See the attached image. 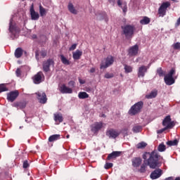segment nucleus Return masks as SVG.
<instances>
[{"label": "nucleus", "mask_w": 180, "mask_h": 180, "mask_svg": "<svg viewBox=\"0 0 180 180\" xmlns=\"http://www.w3.org/2000/svg\"><path fill=\"white\" fill-rule=\"evenodd\" d=\"M142 158L144 160L143 163L138 169V172H140V174H146L147 167H150L152 169H155V168L160 167L159 161L161 160V155L158 154L156 150L152 152H145Z\"/></svg>", "instance_id": "obj_1"}, {"label": "nucleus", "mask_w": 180, "mask_h": 180, "mask_svg": "<svg viewBox=\"0 0 180 180\" xmlns=\"http://www.w3.org/2000/svg\"><path fill=\"white\" fill-rule=\"evenodd\" d=\"M122 29V35L124 36V37L127 40H131V39H133V37L134 36V32L136 31V27L134 25H126L121 27Z\"/></svg>", "instance_id": "obj_2"}, {"label": "nucleus", "mask_w": 180, "mask_h": 180, "mask_svg": "<svg viewBox=\"0 0 180 180\" xmlns=\"http://www.w3.org/2000/svg\"><path fill=\"white\" fill-rule=\"evenodd\" d=\"M162 126H165V128H162L157 131L158 134H162L165 131H169V129H172L175 126V122L171 121V116L167 115L162 121Z\"/></svg>", "instance_id": "obj_3"}, {"label": "nucleus", "mask_w": 180, "mask_h": 180, "mask_svg": "<svg viewBox=\"0 0 180 180\" xmlns=\"http://www.w3.org/2000/svg\"><path fill=\"white\" fill-rule=\"evenodd\" d=\"M143 106H144V103L143 101H139L131 107L128 111L129 115H130V116H136V115L141 112Z\"/></svg>", "instance_id": "obj_4"}, {"label": "nucleus", "mask_w": 180, "mask_h": 180, "mask_svg": "<svg viewBox=\"0 0 180 180\" xmlns=\"http://www.w3.org/2000/svg\"><path fill=\"white\" fill-rule=\"evenodd\" d=\"M174 75H175V69L174 68L171 69L168 74L165 75L164 81L166 85L169 86L175 84V78H174Z\"/></svg>", "instance_id": "obj_5"}, {"label": "nucleus", "mask_w": 180, "mask_h": 180, "mask_svg": "<svg viewBox=\"0 0 180 180\" xmlns=\"http://www.w3.org/2000/svg\"><path fill=\"white\" fill-rule=\"evenodd\" d=\"M8 32L11 33V37H15L16 36V33H19L20 30L16 27V25L13 24V19L11 18L9 22Z\"/></svg>", "instance_id": "obj_6"}, {"label": "nucleus", "mask_w": 180, "mask_h": 180, "mask_svg": "<svg viewBox=\"0 0 180 180\" xmlns=\"http://www.w3.org/2000/svg\"><path fill=\"white\" fill-rule=\"evenodd\" d=\"M115 63V59L113 58V56H108L105 58V62H101L100 68L101 70H103L105 68H108V67H110Z\"/></svg>", "instance_id": "obj_7"}, {"label": "nucleus", "mask_w": 180, "mask_h": 180, "mask_svg": "<svg viewBox=\"0 0 180 180\" xmlns=\"http://www.w3.org/2000/svg\"><path fill=\"white\" fill-rule=\"evenodd\" d=\"M18 96H19V91L15 90L10 91L7 94V101H8V102H15Z\"/></svg>", "instance_id": "obj_8"}, {"label": "nucleus", "mask_w": 180, "mask_h": 180, "mask_svg": "<svg viewBox=\"0 0 180 180\" xmlns=\"http://www.w3.org/2000/svg\"><path fill=\"white\" fill-rule=\"evenodd\" d=\"M43 81H44V74H43V72H37L33 77L34 84H39L43 82Z\"/></svg>", "instance_id": "obj_9"}, {"label": "nucleus", "mask_w": 180, "mask_h": 180, "mask_svg": "<svg viewBox=\"0 0 180 180\" xmlns=\"http://www.w3.org/2000/svg\"><path fill=\"white\" fill-rule=\"evenodd\" d=\"M51 65H54V60L53 59L49 58L46 61H44L43 63V71H44V72H49Z\"/></svg>", "instance_id": "obj_10"}, {"label": "nucleus", "mask_w": 180, "mask_h": 180, "mask_svg": "<svg viewBox=\"0 0 180 180\" xmlns=\"http://www.w3.org/2000/svg\"><path fill=\"white\" fill-rule=\"evenodd\" d=\"M150 65L151 64L150 63L148 66L141 65L139 67L138 70V77L139 78H143L146 75V72H147V70L150 68Z\"/></svg>", "instance_id": "obj_11"}, {"label": "nucleus", "mask_w": 180, "mask_h": 180, "mask_svg": "<svg viewBox=\"0 0 180 180\" xmlns=\"http://www.w3.org/2000/svg\"><path fill=\"white\" fill-rule=\"evenodd\" d=\"M102 127H103V124L102 122H95L91 125V131L94 133V134H96Z\"/></svg>", "instance_id": "obj_12"}, {"label": "nucleus", "mask_w": 180, "mask_h": 180, "mask_svg": "<svg viewBox=\"0 0 180 180\" xmlns=\"http://www.w3.org/2000/svg\"><path fill=\"white\" fill-rule=\"evenodd\" d=\"M161 175H162V170L158 168L152 172L150 176L151 179H158Z\"/></svg>", "instance_id": "obj_13"}, {"label": "nucleus", "mask_w": 180, "mask_h": 180, "mask_svg": "<svg viewBox=\"0 0 180 180\" xmlns=\"http://www.w3.org/2000/svg\"><path fill=\"white\" fill-rule=\"evenodd\" d=\"M131 162L134 168H139V167H140L143 162V159H141L140 157H136L131 159Z\"/></svg>", "instance_id": "obj_14"}, {"label": "nucleus", "mask_w": 180, "mask_h": 180, "mask_svg": "<svg viewBox=\"0 0 180 180\" xmlns=\"http://www.w3.org/2000/svg\"><path fill=\"white\" fill-rule=\"evenodd\" d=\"M129 56L130 57H133L134 56H136V54L139 53V45L136 44L133 46H131V48H129Z\"/></svg>", "instance_id": "obj_15"}, {"label": "nucleus", "mask_w": 180, "mask_h": 180, "mask_svg": "<svg viewBox=\"0 0 180 180\" xmlns=\"http://www.w3.org/2000/svg\"><path fill=\"white\" fill-rule=\"evenodd\" d=\"M122 155V152L120 151H113L112 153H110L107 157V161H110V160H115L117 158V157H120Z\"/></svg>", "instance_id": "obj_16"}, {"label": "nucleus", "mask_w": 180, "mask_h": 180, "mask_svg": "<svg viewBox=\"0 0 180 180\" xmlns=\"http://www.w3.org/2000/svg\"><path fill=\"white\" fill-rule=\"evenodd\" d=\"M59 91L60 94H71L72 89L68 87L65 84H61L59 86Z\"/></svg>", "instance_id": "obj_17"}, {"label": "nucleus", "mask_w": 180, "mask_h": 180, "mask_svg": "<svg viewBox=\"0 0 180 180\" xmlns=\"http://www.w3.org/2000/svg\"><path fill=\"white\" fill-rule=\"evenodd\" d=\"M36 95H37V98L39 101L40 103H46V102H47V96H46V93L42 92H37L36 93Z\"/></svg>", "instance_id": "obj_18"}, {"label": "nucleus", "mask_w": 180, "mask_h": 180, "mask_svg": "<svg viewBox=\"0 0 180 180\" xmlns=\"http://www.w3.org/2000/svg\"><path fill=\"white\" fill-rule=\"evenodd\" d=\"M53 117L56 124H60V123H63L64 120V118L63 117V114L60 112H56L53 114Z\"/></svg>", "instance_id": "obj_19"}, {"label": "nucleus", "mask_w": 180, "mask_h": 180, "mask_svg": "<svg viewBox=\"0 0 180 180\" xmlns=\"http://www.w3.org/2000/svg\"><path fill=\"white\" fill-rule=\"evenodd\" d=\"M30 15L32 20H39V18H40L39 13L35 12L33 6L30 8Z\"/></svg>", "instance_id": "obj_20"}, {"label": "nucleus", "mask_w": 180, "mask_h": 180, "mask_svg": "<svg viewBox=\"0 0 180 180\" xmlns=\"http://www.w3.org/2000/svg\"><path fill=\"white\" fill-rule=\"evenodd\" d=\"M68 9L72 15H78V10L75 8L72 3L69 2L68 5Z\"/></svg>", "instance_id": "obj_21"}, {"label": "nucleus", "mask_w": 180, "mask_h": 180, "mask_svg": "<svg viewBox=\"0 0 180 180\" xmlns=\"http://www.w3.org/2000/svg\"><path fill=\"white\" fill-rule=\"evenodd\" d=\"M13 108L17 109H25L26 108V102H15L13 104Z\"/></svg>", "instance_id": "obj_22"}, {"label": "nucleus", "mask_w": 180, "mask_h": 180, "mask_svg": "<svg viewBox=\"0 0 180 180\" xmlns=\"http://www.w3.org/2000/svg\"><path fill=\"white\" fill-rule=\"evenodd\" d=\"M119 134H120V132L113 129H109L106 131V136H119Z\"/></svg>", "instance_id": "obj_23"}, {"label": "nucleus", "mask_w": 180, "mask_h": 180, "mask_svg": "<svg viewBox=\"0 0 180 180\" xmlns=\"http://www.w3.org/2000/svg\"><path fill=\"white\" fill-rule=\"evenodd\" d=\"M82 56V51L80 50H76L75 52L72 53V57L75 60H79Z\"/></svg>", "instance_id": "obj_24"}, {"label": "nucleus", "mask_w": 180, "mask_h": 180, "mask_svg": "<svg viewBox=\"0 0 180 180\" xmlns=\"http://www.w3.org/2000/svg\"><path fill=\"white\" fill-rule=\"evenodd\" d=\"M15 58H20L23 56V49L22 48H17L14 53Z\"/></svg>", "instance_id": "obj_25"}, {"label": "nucleus", "mask_w": 180, "mask_h": 180, "mask_svg": "<svg viewBox=\"0 0 180 180\" xmlns=\"http://www.w3.org/2000/svg\"><path fill=\"white\" fill-rule=\"evenodd\" d=\"M179 143V139H174L173 141H168L167 142H166L167 146H169V147L178 146Z\"/></svg>", "instance_id": "obj_26"}, {"label": "nucleus", "mask_w": 180, "mask_h": 180, "mask_svg": "<svg viewBox=\"0 0 180 180\" xmlns=\"http://www.w3.org/2000/svg\"><path fill=\"white\" fill-rule=\"evenodd\" d=\"M78 97L79 99H86L89 98V94L85 91H81L79 93Z\"/></svg>", "instance_id": "obj_27"}, {"label": "nucleus", "mask_w": 180, "mask_h": 180, "mask_svg": "<svg viewBox=\"0 0 180 180\" xmlns=\"http://www.w3.org/2000/svg\"><path fill=\"white\" fill-rule=\"evenodd\" d=\"M167 150V146L165 144H164V142H162L159 146H158V151L160 153H164Z\"/></svg>", "instance_id": "obj_28"}, {"label": "nucleus", "mask_w": 180, "mask_h": 180, "mask_svg": "<svg viewBox=\"0 0 180 180\" xmlns=\"http://www.w3.org/2000/svg\"><path fill=\"white\" fill-rule=\"evenodd\" d=\"M158 91H153L149 94H147L146 96V99H153V98H155L157 96Z\"/></svg>", "instance_id": "obj_29"}, {"label": "nucleus", "mask_w": 180, "mask_h": 180, "mask_svg": "<svg viewBox=\"0 0 180 180\" xmlns=\"http://www.w3.org/2000/svg\"><path fill=\"white\" fill-rule=\"evenodd\" d=\"M150 22V20L148 17H143V19L140 20L141 25H148Z\"/></svg>", "instance_id": "obj_30"}, {"label": "nucleus", "mask_w": 180, "mask_h": 180, "mask_svg": "<svg viewBox=\"0 0 180 180\" xmlns=\"http://www.w3.org/2000/svg\"><path fill=\"white\" fill-rule=\"evenodd\" d=\"M134 133H140L143 130V127L140 125H135L132 129Z\"/></svg>", "instance_id": "obj_31"}, {"label": "nucleus", "mask_w": 180, "mask_h": 180, "mask_svg": "<svg viewBox=\"0 0 180 180\" xmlns=\"http://www.w3.org/2000/svg\"><path fill=\"white\" fill-rule=\"evenodd\" d=\"M60 60L65 65H70V60H68V59H67L63 55L60 56Z\"/></svg>", "instance_id": "obj_32"}, {"label": "nucleus", "mask_w": 180, "mask_h": 180, "mask_svg": "<svg viewBox=\"0 0 180 180\" xmlns=\"http://www.w3.org/2000/svg\"><path fill=\"white\" fill-rule=\"evenodd\" d=\"M157 74H158L159 77H165V72L162 70V68H158L156 70Z\"/></svg>", "instance_id": "obj_33"}, {"label": "nucleus", "mask_w": 180, "mask_h": 180, "mask_svg": "<svg viewBox=\"0 0 180 180\" xmlns=\"http://www.w3.org/2000/svg\"><path fill=\"white\" fill-rule=\"evenodd\" d=\"M60 136H51L49 138V143H53V141H57V140H59Z\"/></svg>", "instance_id": "obj_34"}, {"label": "nucleus", "mask_w": 180, "mask_h": 180, "mask_svg": "<svg viewBox=\"0 0 180 180\" xmlns=\"http://www.w3.org/2000/svg\"><path fill=\"white\" fill-rule=\"evenodd\" d=\"M124 70H125L126 74L133 72V68L130 65H124Z\"/></svg>", "instance_id": "obj_35"}, {"label": "nucleus", "mask_w": 180, "mask_h": 180, "mask_svg": "<svg viewBox=\"0 0 180 180\" xmlns=\"http://www.w3.org/2000/svg\"><path fill=\"white\" fill-rule=\"evenodd\" d=\"M146 147H147V143L145 142H140L136 145L138 149L146 148Z\"/></svg>", "instance_id": "obj_36"}, {"label": "nucleus", "mask_w": 180, "mask_h": 180, "mask_svg": "<svg viewBox=\"0 0 180 180\" xmlns=\"http://www.w3.org/2000/svg\"><path fill=\"white\" fill-rule=\"evenodd\" d=\"M9 89L7 88V86L5 84H0V93L1 92H6Z\"/></svg>", "instance_id": "obj_37"}, {"label": "nucleus", "mask_w": 180, "mask_h": 180, "mask_svg": "<svg viewBox=\"0 0 180 180\" xmlns=\"http://www.w3.org/2000/svg\"><path fill=\"white\" fill-rule=\"evenodd\" d=\"M39 13L41 16H46V8H43L41 5L39 6Z\"/></svg>", "instance_id": "obj_38"}, {"label": "nucleus", "mask_w": 180, "mask_h": 180, "mask_svg": "<svg viewBox=\"0 0 180 180\" xmlns=\"http://www.w3.org/2000/svg\"><path fill=\"white\" fill-rule=\"evenodd\" d=\"M171 6V4H169V2H164L162 4V5L160 6V8H162L163 9L167 11V8Z\"/></svg>", "instance_id": "obj_39"}, {"label": "nucleus", "mask_w": 180, "mask_h": 180, "mask_svg": "<svg viewBox=\"0 0 180 180\" xmlns=\"http://www.w3.org/2000/svg\"><path fill=\"white\" fill-rule=\"evenodd\" d=\"M166 12L167 10H165V8H162V7H160L158 9L159 15H162V16L165 15Z\"/></svg>", "instance_id": "obj_40"}, {"label": "nucleus", "mask_w": 180, "mask_h": 180, "mask_svg": "<svg viewBox=\"0 0 180 180\" xmlns=\"http://www.w3.org/2000/svg\"><path fill=\"white\" fill-rule=\"evenodd\" d=\"M115 77V74L107 72L104 75V78H106L107 79H110V78H113Z\"/></svg>", "instance_id": "obj_41"}, {"label": "nucleus", "mask_w": 180, "mask_h": 180, "mask_svg": "<svg viewBox=\"0 0 180 180\" xmlns=\"http://www.w3.org/2000/svg\"><path fill=\"white\" fill-rule=\"evenodd\" d=\"M113 167V163L111 162H106L104 165L105 169H110Z\"/></svg>", "instance_id": "obj_42"}, {"label": "nucleus", "mask_w": 180, "mask_h": 180, "mask_svg": "<svg viewBox=\"0 0 180 180\" xmlns=\"http://www.w3.org/2000/svg\"><path fill=\"white\" fill-rule=\"evenodd\" d=\"M174 50H180V42L174 43L172 45Z\"/></svg>", "instance_id": "obj_43"}, {"label": "nucleus", "mask_w": 180, "mask_h": 180, "mask_svg": "<svg viewBox=\"0 0 180 180\" xmlns=\"http://www.w3.org/2000/svg\"><path fill=\"white\" fill-rule=\"evenodd\" d=\"M30 165H29V162L27 160H25L22 164V167L26 169V168H29Z\"/></svg>", "instance_id": "obj_44"}, {"label": "nucleus", "mask_w": 180, "mask_h": 180, "mask_svg": "<svg viewBox=\"0 0 180 180\" xmlns=\"http://www.w3.org/2000/svg\"><path fill=\"white\" fill-rule=\"evenodd\" d=\"M40 54H41V57H43V58H44L47 56V51L42 50V51H41Z\"/></svg>", "instance_id": "obj_45"}, {"label": "nucleus", "mask_w": 180, "mask_h": 180, "mask_svg": "<svg viewBox=\"0 0 180 180\" xmlns=\"http://www.w3.org/2000/svg\"><path fill=\"white\" fill-rule=\"evenodd\" d=\"M77 49V44H74L71 46V47L69 49L70 51H73V50H75Z\"/></svg>", "instance_id": "obj_46"}, {"label": "nucleus", "mask_w": 180, "mask_h": 180, "mask_svg": "<svg viewBox=\"0 0 180 180\" xmlns=\"http://www.w3.org/2000/svg\"><path fill=\"white\" fill-rule=\"evenodd\" d=\"M69 86H71L72 88H74L75 86V82L74 81H70L68 82Z\"/></svg>", "instance_id": "obj_47"}, {"label": "nucleus", "mask_w": 180, "mask_h": 180, "mask_svg": "<svg viewBox=\"0 0 180 180\" xmlns=\"http://www.w3.org/2000/svg\"><path fill=\"white\" fill-rule=\"evenodd\" d=\"M79 84H81L82 85H84V84H85V80L81 79V78H79Z\"/></svg>", "instance_id": "obj_48"}, {"label": "nucleus", "mask_w": 180, "mask_h": 180, "mask_svg": "<svg viewBox=\"0 0 180 180\" xmlns=\"http://www.w3.org/2000/svg\"><path fill=\"white\" fill-rule=\"evenodd\" d=\"M15 72L17 74V77L20 76V69H17Z\"/></svg>", "instance_id": "obj_49"}, {"label": "nucleus", "mask_w": 180, "mask_h": 180, "mask_svg": "<svg viewBox=\"0 0 180 180\" xmlns=\"http://www.w3.org/2000/svg\"><path fill=\"white\" fill-rule=\"evenodd\" d=\"M96 69L95 68H91L89 70V72H91V74H94V72H95Z\"/></svg>", "instance_id": "obj_50"}, {"label": "nucleus", "mask_w": 180, "mask_h": 180, "mask_svg": "<svg viewBox=\"0 0 180 180\" xmlns=\"http://www.w3.org/2000/svg\"><path fill=\"white\" fill-rule=\"evenodd\" d=\"M35 57L37 60H39V51L35 52Z\"/></svg>", "instance_id": "obj_51"}, {"label": "nucleus", "mask_w": 180, "mask_h": 180, "mask_svg": "<svg viewBox=\"0 0 180 180\" xmlns=\"http://www.w3.org/2000/svg\"><path fill=\"white\" fill-rule=\"evenodd\" d=\"M117 5H118V6H122V1L118 0L117 1Z\"/></svg>", "instance_id": "obj_52"}, {"label": "nucleus", "mask_w": 180, "mask_h": 180, "mask_svg": "<svg viewBox=\"0 0 180 180\" xmlns=\"http://www.w3.org/2000/svg\"><path fill=\"white\" fill-rule=\"evenodd\" d=\"M32 39H33V40H34V39H37V35H36V34H32Z\"/></svg>", "instance_id": "obj_53"}, {"label": "nucleus", "mask_w": 180, "mask_h": 180, "mask_svg": "<svg viewBox=\"0 0 180 180\" xmlns=\"http://www.w3.org/2000/svg\"><path fill=\"white\" fill-rule=\"evenodd\" d=\"M165 180H174V178L172 176L166 178Z\"/></svg>", "instance_id": "obj_54"}, {"label": "nucleus", "mask_w": 180, "mask_h": 180, "mask_svg": "<svg viewBox=\"0 0 180 180\" xmlns=\"http://www.w3.org/2000/svg\"><path fill=\"white\" fill-rule=\"evenodd\" d=\"M115 0H108V2H110V4H115Z\"/></svg>", "instance_id": "obj_55"}, {"label": "nucleus", "mask_w": 180, "mask_h": 180, "mask_svg": "<svg viewBox=\"0 0 180 180\" xmlns=\"http://www.w3.org/2000/svg\"><path fill=\"white\" fill-rule=\"evenodd\" d=\"M111 139H116V136H110Z\"/></svg>", "instance_id": "obj_56"}, {"label": "nucleus", "mask_w": 180, "mask_h": 180, "mask_svg": "<svg viewBox=\"0 0 180 180\" xmlns=\"http://www.w3.org/2000/svg\"><path fill=\"white\" fill-rule=\"evenodd\" d=\"M174 180H180V177H176Z\"/></svg>", "instance_id": "obj_57"}, {"label": "nucleus", "mask_w": 180, "mask_h": 180, "mask_svg": "<svg viewBox=\"0 0 180 180\" xmlns=\"http://www.w3.org/2000/svg\"><path fill=\"white\" fill-rule=\"evenodd\" d=\"M52 136H60V134H53Z\"/></svg>", "instance_id": "obj_58"}, {"label": "nucleus", "mask_w": 180, "mask_h": 180, "mask_svg": "<svg viewBox=\"0 0 180 180\" xmlns=\"http://www.w3.org/2000/svg\"><path fill=\"white\" fill-rule=\"evenodd\" d=\"M66 139H70V136H66Z\"/></svg>", "instance_id": "obj_59"}, {"label": "nucleus", "mask_w": 180, "mask_h": 180, "mask_svg": "<svg viewBox=\"0 0 180 180\" xmlns=\"http://www.w3.org/2000/svg\"><path fill=\"white\" fill-rule=\"evenodd\" d=\"M173 2H176V0H172Z\"/></svg>", "instance_id": "obj_60"}, {"label": "nucleus", "mask_w": 180, "mask_h": 180, "mask_svg": "<svg viewBox=\"0 0 180 180\" xmlns=\"http://www.w3.org/2000/svg\"><path fill=\"white\" fill-rule=\"evenodd\" d=\"M25 54H27V52L25 51Z\"/></svg>", "instance_id": "obj_61"}, {"label": "nucleus", "mask_w": 180, "mask_h": 180, "mask_svg": "<svg viewBox=\"0 0 180 180\" xmlns=\"http://www.w3.org/2000/svg\"><path fill=\"white\" fill-rule=\"evenodd\" d=\"M103 117H105V115H103Z\"/></svg>", "instance_id": "obj_62"}, {"label": "nucleus", "mask_w": 180, "mask_h": 180, "mask_svg": "<svg viewBox=\"0 0 180 180\" xmlns=\"http://www.w3.org/2000/svg\"><path fill=\"white\" fill-rule=\"evenodd\" d=\"M25 122H27V120H25Z\"/></svg>", "instance_id": "obj_63"}, {"label": "nucleus", "mask_w": 180, "mask_h": 180, "mask_svg": "<svg viewBox=\"0 0 180 180\" xmlns=\"http://www.w3.org/2000/svg\"><path fill=\"white\" fill-rule=\"evenodd\" d=\"M22 1H25V0H22Z\"/></svg>", "instance_id": "obj_64"}]
</instances>
